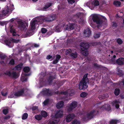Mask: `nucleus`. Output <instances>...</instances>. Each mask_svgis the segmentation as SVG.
Wrapping results in <instances>:
<instances>
[{
	"label": "nucleus",
	"instance_id": "obj_1",
	"mask_svg": "<svg viewBox=\"0 0 124 124\" xmlns=\"http://www.w3.org/2000/svg\"><path fill=\"white\" fill-rule=\"evenodd\" d=\"M56 17L54 15L48 16L46 18L42 16L36 18L35 21H37L38 24H41L44 21L48 22L52 21L55 19Z\"/></svg>",
	"mask_w": 124,
	"mask_h": 124
},
{
	"label": "nucleus",
	"instance_id": "obj_2",
	"mask_svg": "<svg viewBox=\"0 0 124 124\" xmlns=\"http://www.w3.org/2000/svg\"><path fill=\"white\" fill-rule=\"evenodd\" d=\"M89 83L88 80L87 78V74L85 75L82 80L80 81L79 85L80 90L85 89L88 87L87 84Z\"/></svg>",
	"mask_w": 124,
	"mask_h": 124
},
{
	"label": "nucleus",
	"instance_id": "obj_3",
	"mask_svg": "<svg viewBox=\"0 0 124 124\" xmlns=\"http://www.w3.org/2000/svg\"><path fill=\"white\" fill-rule=\"evenodd\" d=\"M96 112L95 110H93L87 114H84V112H83V113L81 114V116H83V120L86 121L89 119H91L93 117L94 115L96 113Z\"/></svg>",
	"mask_w": 124,
	"mask_h": 124
},
{
	"label": "nucleus",
	"instance_id": "obj_4",
	"mask_svg": "<svg viewBox=\"0 0 124 124\" xmlns=\"http://www.w3.org/2000/svg\"><path fill=\"white\" fill-rule=\"evenodd\" d=\"M36 23L38 24V23L37 21H35V18L31 21V29L28 30L26 33V34L28 36H30L33 34V31L35 29V25Z\"/></svg>",
	"mask_w": 124,
	"mask_h": 124
},
{
	"label": "nucleus",
	"instance_id": "obj_5",
	"mask_svg": "<svg viewBox=\"0 0 124 124\" xmlns=\"http://www.w3.org/2000/svg\"><path fill=\"white\" fill-rule=\"evenodd\" d=\"M91 18L93 21L98 26H101L103 23V22L99 17L96 15H93L91 16Z\"/></svg>",
	"mask_w": 124,
	"mask_h": 124
},
{
	"label": "nucleus",
	"instance_id": "obj_6",
	"mask_svg": "<svg viewBox=\"0 0 124 124\" xmlns=\"http://www.w3.org/2000/svg\"><path fill=\"white\" fill-rule=\"evenodd\" d=\"M80 46L81 47H83L85 49V50H81V53L83 55L86 56L88 55V52L87 49L89 47V45L88 43H82L80 44Z\"/></svg>",
	"mask_w": 124,
	"mask_h": 124
},
{
	"label": "nucleus",
	"instance_id": "obj_7",
	"mask_svg": "<svg viewBox=\"0 0 124 124\" xmlns=\"http://www.w3.org/2000/svg\"><path fill=\"white\" fill-rule=\"evenodd\" d=\"M25 90V89L23 88L20 90L16 93H11L8 96V98H12L14 97L15 96H21L24 94Z\"/></svg>",
	"mask_w": 124,
	"mask_h": 124
},
{
	"label": "nucleus",
	"instance_id": "obj_8",
	"mask_svg": "<svg viewBox=\"0 0 124 124\" xmlns=\"http://www.w3.org/2000/svg\"><path fill=\"white\" fill-rule=\"evenodd\" d=\"M78 106V103L76 101H73L69 104L67 106V111L68 112L71 111L74 109Z\"/></svg>",
	"mask_w": 124,
	"mask_h": 124
},
{
	"label": "nucleus",
	"instance_id": "obj_9",
	"mask_svg": "<svg viewBox=\"0 0 124 124\" xmlns=\"http://www.w3.org/2000/svg\"><path fill=\"white\" fill-rule=\"evenodd\" d=\"M66 54L67 55H70L72 58H75L77 57L76 52L74 51H72L69 49L66 51Z\"/></svg>",
	"mask_w": 124,
	"mask_h": 124
},
{
	"label": "nucleus",
	"instance_id": "obj_10",
	"mask_svg": "<svg viewBox=\"0 0 124 124\" xmlns=\"http://www.w3.org/2000/svg\"><path fill=\"white\" fill-rule=\"evenodd\" d=\"M84 16V14L82 13H77L76 15L74 16V18H77V20L78 21L79 23H82L83 21V18Z\"/></svg>",
	"mask_w": 124,
	"mask_h": 124
},
{
	"label": "nucleus",
	"instance_id": "obj_11",
	"mask_svg": "<svg viewBox=\"0 0 124 124\" xmlns=\"http://www.w3.org/2000/svg\"><path fill=\"white\" fill-rule=\"evenodd\" d=\"M66 26L67 27L66 29L68 30H73L75 28H77L78 27V25L75 24L70 23L67 24Z\"/></svg>",
	"mask_w": 124,
	"mask_h": 124
},
{
	"label": "nucleus",
	"instance_id": "obj_12",
	"mask_svg": "<svg viewBox=\"0 0 124 124\" xmlns=\"http://www.w3.org/2000/svg\"><path fill=\"white\" fill-rule=\"evenodd\" d=\"M51 117H52L48 124H57L59 121V119L56 118L52 116Z\"/></svg>",
	"mask_w": 124,
	"mask_h": 124
},
{
	"label": "nucleus",
	"instance_id": "obj_13",
	"mask_svg": "<svg viewBox=\"0 0 124 124\" xmlns=\"http://www.w3.org/2000/svg\"><path fill=\"white\" fill-rule=\"evenodd\" d=\"M75 115L73 114H70L68 115L66 118V121L69 122L70 121L75 117Z\"/></svg>",
	"mask_w": 124,
	"mask_h": 124
},
{
	"label": "nucleus",
	"instance_id": "obj_14",
	"mask_svg": "<svg viewBox=\"0 0 124 124\" xmlns=\"http://www.w3.org/2000/svg\"><path fill=\"white\" fill-rule=\"evenodd\" d=\"M41 93L43 95H51L52 94L51 91L46 89H43L41 92Z\"/></svg>",
	"mask_w": 124,
	"mask_h": 124
},
{
	"label": "nucleus",
	"instance_id": "obj_15",
	"mask_svg": "<svg viewBox=\"0 0 124 124\" xmlns=\"http://www.w3.org/2000/svg\"><path fill=\"white\" fill-rule=\"evenodd\" d=\"M84 36L86 37H89L91 34V32L88 28L85 30L84 32Z\"/></svg>",
	"mask_w": 124,
	"mask_h": 124
},
{
	"label": "nucleus",
	"instance_id": "obj_16",
	"mask_svg": "<svg viewBox=\"0 0 124 124\" xmlns=\"http://www.w3.org/2000/svg\"><path fill=\"white\" fill-rule=\"evenodd\" d=\"M62 113L63 112L62 111H58L55 115L52 116L56 118H58V117H60L62 116Z\"/></svg>",
	"mask_w": 124,
	"mask_h": 124
},
{
	"label": "nucleus",
	"instance_id": "obj_17",
	"mask_svg": "<svg viewBox=\"0 0 124 124\" xmlns=\"http://www.w3.org/2000/svg\"><path fill=\"white\" fill-rule=\"evenodd\" d=\"M9 11V10L8 9L3 10L2 14L0 15V19H2L3 17L5 16L6 14H8Z\"/></svg>",
	"mask_w": 124,
	"mask_h": 124
},
{
	"label": "nucleus",
	"instance_id": "obj_18",
	"mask_svg": "<svg viewBox=\"0 0 124 124\" xmlns=\"http://www.w3.org/2000/svg\"><path fill=\"white\" fill-rule=\"evenodd\" d=\"M116 63L118 65H121L124 64V58H120L116 61Z\"/></svg>",
	"mask_w": 124,
	"mask_h": 124
},
{
	"label": "nucleus",
	"instance_id": "obj_19",
	"mask_svg": "<svg viewBox=\"0 0 124 124\" xmlns=\"http://www.w3.org/2000/svg\"><path fill=\"white\" fill-rule=\"evenodd\" d=\"M19 24V27L21 29H23L25 27L24 23L22 21L19 20L17 21Z\"/></svg>",
	"mask_w": 124,
	"mask_h": 124
},
{
	"label": "nucleus",
	"instance_id": "obj_20",
	"mask_svg": "<svg viewBox=\"0 0 124 124\" xmlns=\"http://www.w3.org/2000/svg\"><path fill=\"white\" fill-rule=\"evenodd\" d=\"M120 103V102L119 101L115 100L112 102V104L113 105H115L116 108H118L119 107V104Z\"/></svg>",
	"mask_w": 124,
	"mask_h": 124
},
{
	"label": "nucleus",
	"instance_id": "obj_21",
	"mask_svg": "<svg viewBox=\"0 0 124 124\" xmlns=\"http://www.w3.org/2000/svg\"><path fill=\"white\" fill-rule=\"evenodd\" d=\"M10 31L11 33H12V35L13 36H16L17 35L16 34L14 27L13 26L10 27Z\"/></svg>",
	"mask_w": 124,
	"mask_h": 124
},
{
	"label": "nucleus",
	"instance_id": "obj_22",
	"mask_svg": "<svg viewBox=\"0 0 124 124\" xmlns=\"http://www.w3.org/2000/svg\"><path fill=\"white\" fill-rule=\"evenodd\" d=\"M63 104L64 102L63 101H60L56 104V106L58 108H61L63 107Z\"/></svg>",
	"mask_w": 124,
	"mask_h": 124
},
{
	"label": "nucleus",
	"instance_id": "obj_23",
	"mask_svg": "<svg viewBox=\"0 0 124 124\" xmlns=\"http://www.w3.org/2000/svg\"><path fill=\"white\" fill-rule=\"evenodd\" d=\"M92 7H93L99 5V3L98 1L97 0H95L93 1L92 3Z\"/></svg>",
	"mask_w": 124,
	"mask_h": 124
},
{
	"label": "nucleus",
	"instance_id": "obj_24",
	"mask_svg": "<svg viewBox=\"0 0 124 124\" xmlns=\"http://www.w3.org/2000/svg\"><path fill=\"white\" fill-rule=\"evenodd\" d=\"M28 75V74H22V75L21 77V80L22 82L26 81L27 80V78L25 77V76Z\"/></svg>",
	"mask_w": 124,
	"mask_h": 124
},
{
	"label": "nucleus",
	"instance_id": "obj_25",
	"mask_svg": "<svg viewBox=\"0 0 124 124\" xmlns=\"http://www.w3.org/2000/svg\"><path fill=\"white\" fill-rule=\"evenodd\" d=\"M22 66V64L21 63L15 67L14 68V70H21Z\"/></svg>",
	"mask_w": 124,
	"mask_h": 124
},
{
	"label": "nucleus",
	"instance_id": "obj_26",
	"mask_svg": "<svg viewBox=\"0 0 124 124\" xmlns=\"http://www.w3.org/2000/svg\"><path fill=\"white\" fill-rule=\"evenodd\" d=\"M105 107L104 106H103L101 108L106 109L108 111H109L110 110V108L108 105L105 104Z\"/></svg>",
	"mask_w": 124,
	"mask_h": 124
},
{
	"label": "nucleus",
	"instance_id": "obj_27",
	"mask_svg": "<svg viewBox=\"0 0 124 124\" xmlns=\"http://www.w3.org/2000/svg\"><path fill=\"white\" fill-rule=\"evenodd\" d=\"M60 58L61 56L59 55H56V59L53 62V63L54 64H55L57 63Z\"/></svg>",
	"mask_w": 124,
	"mask_h": 124
},
{
	"label": "nucleus",
	"instance_id": "obj_28",
	"mask_svg": "<svg viewBox=\"0 0 124 124\" xmlns=\"http://www.w3.org/2000/svg\"><path fill=\"white\" fill-rule=\"evenodd\" d=\"M72 92H73V91H71L70 89H68L65 92H62V93L64 95H66L67 94H69L70 95Z\"/></svg>",
	"mask_w": 124,
	"mask_h": 124
},
{
	"label": "nucleus",
	"instance_id": "obj_29",
	"mask_svg": "<svg viewBox=\"0 0 124 124\" xmlns=\"http://www.w3.org/2000/svg\"><path fill=\"white\" fill-rule=\"evenodd\" d=\"M11 76L14 78H16L19 76L18 74L16 73L15 71H13L11 73Z\"/></svg>",
	"mask_w": 124,
	"mask_h": 124
},
{
	"label": "nucleus",
	"instance_id": "obj_30",
	"mask_svg": "<svg viewBox=\"0 0 124 124\" xmlns=\"http://www.w3.org/2000/svg\"><path fill=\"white\" fill-rule=\"evenodd\" d=\"M117 73L120 76H122L123 75V72L122 71L118 68L117 69Z\"/></svg>",
	"mask_w": 124,
	"mask_h": 124
},
{
	"label": "nucleus",
	"instance_id": "obj_31",
	"mask_svg": "<svg viewBox=\"0 0 124 124\" xmlns=\"http://www.w3.org/2000/svg\"><path fill=\"white\" fill-rule=\"evenodd\" d=\"M51 5V3H47L43 8V10L44 11L46 10V9L50 7Z\"/></svg>",
	"mask_w": 124,
	"mask_h": 124
},
{
	"label": "nucleus",
	"instance_id": "obj_32",
	"mask_svg": "<svg viewBox=\"0 0 124 124\" xmlns=\"http://www.w3.org/2000/svg\"><path fill=\"white\" fill-rule=\"evenodd\" d=\"M114 4L117 7L119 6L121 4V3L120 2L118 1H115L114 2Z\"/></svg>",
	"mask_w": 124,
	"mask_h": 124
},
{
	"label": "nucleus",
	"instance_id": "obj_33",
	"mask_svg": "<svg viewBox=\"0 0 124 124\" xmlns=\"http://www.w3.org/2000/svg\"><path fill=\"white\" fill-rule=\"evenodd\" d=\"M41 115L42 116L46 117L47 116V113L44 111H42L41 112Z\"/></svg>",
	"mask_w": 124,
	"mask_h": 124
},
{
	"label": "nucleus",
	"instance_id": "obj_34",
	"mask_svg": "<svg viewBox=\"0 0 124 124\" xmlns=\"http://www.w3.org/2000/svg\"><path fill=\"white\" fill-rule=\"evenodd\" d=\"M118 121L116 120H112L110 122V124H116L118 122Z\"/></svg>",
	"mask_w": 124,
	"mask_h": 124
},
{
	"label": "nucleus",
	"instance_id": "obj_35",
	"mask_svg": "<svg viewBox=\"0 0 124 124\" xmlns=\"http://www.w3.org/2000/svg\"><path fill=\"white\" fill-rule=\"evenodd\" d=\"M35 118L38 120H41L42 118V116L40 115H36L35 116Z\"/></svg>",
	"mask_w": 124,
	"mask_h": 124
},
{
	"label": "nucleus",
	"instance_id": "obj_36",
	"mask_svg": "<svg viewBox=\"0 0 124 124\" xmlns=\"http://www.w3.org/2000/svg\"><path fill=\"white\" fill-rule=\"evenodd\" d=\"M120 93V90L119 89H116L115 90L114 93L116 95H118Z\"/></svg>",
	"mask_w": 124,
	"mask_h": 124
},
{
	"label": "nucleus",
	"instance_id": "obj_37",
	"mask_svg": "<svg viewBox=\"0 0 124 124\" xmlns=\"http://www.w3.org/2000/svg\"><path fill=\"white\" fill-rule=\"evenodd\" d=\"M28 116V114L26 113H24L22 116V119H26Z\"/></svg>",
	"mask_w": 124,
	"mask_h": 124
},
{
	"label": "nucleus",
	"instance_id": "obj_38",
	"mask_svg": "<svg viewBox=\"0 0 124 124\" xmlns=\"http://www.w3.org/2000/svg\"><path fill=\"white\" fill-rule=\"evenodd\" d=\"M23 70L24 72H27L29 71L30 69L28 67H25L23 68Z\"/></svg>",
	"mask_w": 124,
	"mask_h": 124
},
{
	"label": "nucleus",
	"instance_id": "obj_39",
	"mask_svg": "<svg viewBox=\"0 0 124 124\" xmlns=\"http://www.w3.org/2000/svg\"><path fill=\"white\" fill-rule=\"evenodd\" d=\"M72 124H80V122L77 120H75L72 123Z\"/></svg>",
	"mask_w": 124,
	"mask_h": 124
},
{
	"label": "nucleus",
	"instance_id": "obj_40",
	"mask_svg": "<svg viewBox=\"0 0 124 124\" xmlns=\"http://www.w3.org/2000/svg\"><path fill=\"white\" fill-rule=\"evenodd\" d=\"M93 36L95 38H98L100 36V33H95Z\"/></svg>",
	"mask_w": 124,
	"mask_h": 124
},
{
	"label": "nucleus",
	"instance_id": "obj_41",
	"mask_svg": "<svg viewBox=\"0 0 124 124\" xmlns=\"http://www.w3.org/2000/svg\"><path fill=\"white\" fill-rule=\"evenodd\" d=\"M54 78V77H52V76H50L48 79V81L49 82V84H50L51 83L52 80V79Z\"/></svg>",
	"mask_w": 124,
	"mask_h": 124
},
{
	"label": "nucleus",
	"instance_id": "obj_42",
	"mask_svg": "<svg viewBox=\"0 0 124 124\" xmlns=\"http://www.w3.org/2000/svg\"><path fill=\"white\" fill-rule=\"evenodd\" d=\"M7 91L4 90L1 93L2 95L3 96H6L7 94Z\"/></svg>",
	"mask_w": 124,
	"mask_h": 124
},
{
	"label": "nucleus",
	"instance_id": "obj_43",
	"mask_svg": "<svg viewBox=\"0 0 124 124\" xmlns=\"http://www.w3.org/2000/svg\"><path fill=\"white\" fill-rule=\"evenodd\" d=\"M87 95V94L85 92H83L80 94L81 97H85Z\"/></svg>",
	"mask_w": 124,
	"mask_h": 124
},
{
	"label": "nucleus",
	"instance_id": "obj_44",
	"mask_svg": "<svg viewBox=\"0 0 124 124\" xmlns=\"http://www.w3.org/2000/svg\"><path fill=\"white\" fill-rule=\"evenodd\" d=\"M8 108H6L4 109L3 110V112L4 114L6 115L8 113Z\"/></svg>",
	"mask_w": 124,
	"mask_h": 124
},
{
	"label": "nucleus",
	"instance_id": "obj_45",
	"mask_svg": "<svg viewBox=\"0 0 124 124\" xmlns=\"http://www.w3.org/2000/svg\"><path fill=\"white\" fill-rule=\"evenodd\" d=\"M116 41L119 44H121L123 43L122 40L120 39H118L116 40Z\"/></svg>",
	"mask_w": 124,
	"mask_h": 124
},
{
	"label": "nucleus",
	"instance_id": "obj_46",
	"mask_svg": "<svg viewBox=\"0 0 124 124\" xmlns=\"http://www.w3.org/2000/svg\"><path fill=\"white\" fill-rule=\"evenodd\" d=\"M61 28H59L58 26H56V31L57 32H60L61 30Z\"/></svg>",
	"mask_w": 124,
	"mask_h": 124
},
{
	"label": "nucleus",
	"instance_id": "obj_47",
	"mask_svg": "<svg viewBox=\"0 0 124 124\" xmlns=\"http://www.w3.org/2000/svg\"><path fill=\"white\" fill-rule=\"evenodd\" d=\"M47 30L45 28H43L41 29V31L42 33H45L47 31Z\"/></svg>",
	"mask_w": 124,
	"mask_h": 124
},
{
	"label": "nucleus",
	"instance_id": "obj_48",
	"mask_svg": "<svg viewBox=\"0 0 124 124\" xmlns=\"http://www.w3.org/2000/svg\"><path fill=\"white\" fill-rule=\"evenodd\" d=\"M4 41L6 45H8L9 46L10 44V41L8 40H6Z\"/></svg>",
	"mask_w": 124,
	"mask_h": 124
},
{
	"label": "nucleus",
	"instance_id": "obj_49",
	"mask_svg": "<svg viewBox=\"0 0 124 124\" xmlns=\"http://www.w3.org/2000/svg\"><path fill=\"white\" fill-rule=\"evenodd\" d=\"M49 101V100L48 99H46L45 101L43 102V104L44 105H46L48 103Z\"/></svg>",
	"mask_w": 124,
	"mask_h": 124
},
{
	"label": "nucleus",
	"instance_id": "obj_50",
	"mask_svg": "<svg viewBox=\"0 0 124 124\" xmlns=\"http://www.w3.org/2000/svg\"><path fill=\"white\" fill-rule=\"evenodd\" d=\"M69 3L70 4H72L75 2L74 0H68Z\"/></svg>",
	"mask_w": 124,
	"mask_h": 124
},
{
	"label": "nucleus",
	"instance_id": "obj_51",
	"mask_svg": "<svg viewBox=\"0 0 124 124\" xmlns=\"http://www.w3.org/2000/svg\"><path fill=\"white\" fill-rule=\"evenodd\" d=\"M11 41H12L13 42L15 43H17L19 41V40H16L15 39H13L11 38Z\"/></svg>",
	"mask_w": 124,
	"mask_h": 124
},
{
	"label": "nucleus",
	"instance_id": "obj_52",
	"mask_svg": "<svg viewBox=\"0 0 124 124\" xmlns=\"http://www.w3.org/2000/svg\"><path fill=\"white\" fill-rule=\"evenodd\" d=\"M5 74L9 76H11V73L10 72L8 71H7L5 73Z\"/></svg>",
	"mask_w": 124,
	"mask_h": 124
},
{
	"label": "nucleus",
	"instance_id": "obj_53",
	"mask_svg": "<svg viewBox=\"0 0 124 124\" xmlns=\"http://www.w3.org/2000/svg\"><path fill=\"white\" fill-rule=\"evenodd\" d=\"M9 64H11L13 65L14 64V60L13 59H12L11 60L9 63Z\"/></svg>",
	"mask_w": 124,
	"mask_h": 124
},
{
	"label": "nucleus",
	"instance_id": "obj_54",
	"mask_svg": "<svg viewBox=\"0 0 124 124\" xmlns=\"http://www.w3.org/2000/svg\"><path fill=\"white\" fill-rule=\"evenodd\" d=\"M5 56L0 54V57L2 59H4L5 58Z\"/></svg>",
	"mask_w": 124,
	"mask_h": 124
},
{
	"label": "nucleus",
	"instance_id": "obj_55",
	"mask_svg": "<svg viewBox=\"0 0 124 124\" xmlns=\"http://www.w3.org/2000/svg\"><path fill=\"white\" fill-rule=\"evenodd\" d=\"M112 26L114 27H116V26L117 24L116 23L114 22H113L112 23Z\"/></svg>",
	"mask_w": 124,
	"mask_h": 124
},
{
	"label": "nucleus",
	"instance_id": "obj_56",
	"mask_svg": "<svg viewBox=\"0 0 124 124\" xmlns=\"http://www.w3.org/2000/svg\"><path fill=\"white\" fill-rule=\"evenodd\" d=\"M38 108V107H37L36 106H34L32 108V110H35L36 109H37Z\"/></svg>",
	"mask_w": 124,
	"mask_h": 124
},
{
	"label": "nucleus",
	"instance_id": "obj_57",
	"mask_svg": "<svg viewBox=\"0 0 124 124\" xmlns=\"http://www.w3.org/2000/svg\"><path fill=\"white\" fill-rule=\"evenodd\" d=\"M10 118V116H7L4 117V119H9Z\"/></svg>",
	"mask_w": 124,
	"mask_h": 124
},
{
	"label": "nucleus",
	"instance_id": "obj_58",
	"mask_svg": "<svg viewBox=\"0 0 124 124\" xmlns=\"http://www.w3.org/2000/svg\"><path fill=\"white\" fill-rule=\"evenodd\" d=\"M52 57V56H51L50 55H48L47 56L46 58L47 59H50Z\"/></svg>",
	"mask_w": 124,
	"mask_h": 124
},
{
	"label": "nucleus",
	"instance_id": "obj_59",
	"mask_svg": "<svg viewBox=\"0 0 124 124\" xmlns=\"http://www.w3.org/2000/svg\"><path fill=\"white\" fill-rule=\"evenodd\" d=\"M115 60V59L113 58H112L110 60V61L113 62H114Z\"/></svg>",
	"mask_w": 124,
	"mask_h": 124
},
{
	"label": "nucleus",
	"instance_id": "obj_60",
	"mask_svg": "<svg viewBox=\"0 0 124 124\" xmlns=\"http://www.w3.org/2000/svg\"><path fill=\"white\" fill-rule=\"evenodd\" d=\"M39 46L37 44H35L34 45V46L35 47H38Z\"/></svg>",
	"mask_w": 124,
	"mask_h": 124
},
{
	"label": "nucleus",
	"instance_id": "obj_61",
	"mask_svg": "<svg viewBox=\"0 0 124 124\" xmlns=\"http://www.w3.org/2000/svg\"><path fill=\"white\" fill-rule=\"evenodd\" d=\"M15 19H16L15 18H12L10 20V21L11 22H12Z\"/></svg>",
	"mask_w": 124,
	"mask_h": 124
},
{
	"label": "nucleus",
	"instance_id": "obj_62",
	"mask_svg": "<svg viewBox=\"0 0 124 124\" xmlns=\"http://www.w3.org/2000/svg\"><path fill=\"white\" fill-rule=\"evenodd\" d=\"M0 62L1 64H3L4 63V61H3L2 60H1V61H0Z\"/></svg>",
	"mask_w": 124,
	"mask_h": 124
},
{
	"label": "nucleus",
	"instance_id": "obj_63",
	"mask_svg": "<svg viewBox=\"0 0 124 124\" xmlns=\"http://www.w3.org/2000/svg\"><path fill=\"white\" fill-rule=\"evenodd\" d=\"M33 1L35 2L37 1L38 0H32Z\"/></svg>",
	"mask_w": 124,
	"mask_h": 124
},
{
	"label": "nucleus",
	"instance_id": "obj_64",
	"mask_svg": "<svg viewBox=\"0 0 124 124\" xmlns=\"http://www.w3.org/2000/svg\"><path fill=\"white\" fill-rule=\"evenodd\" d=\"M116 56L115 55H114L113 56V58H115L116 57Z\"/></svg>",
	"mask_w": 124,
	"mask_h": 124
}]
</instances>
